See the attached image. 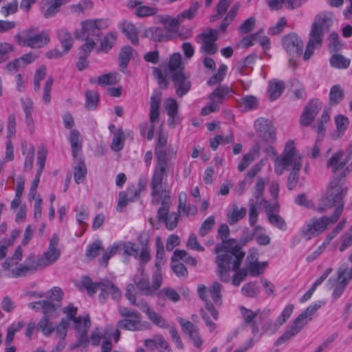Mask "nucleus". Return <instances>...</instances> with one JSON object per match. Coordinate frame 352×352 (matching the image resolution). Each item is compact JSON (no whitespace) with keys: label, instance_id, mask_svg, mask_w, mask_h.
<instances>
[{"label":"nucleus","instance_id":"a19ab883","mask_svg":"<svg viewBox=\"0 0 352 352\" xmlns=\"http://www.w3.org/2000/svg\"><path fill=\"white\" fill-rule=\"evenodd\" d=\"M22 153L25 155L24 169L26 171L31 170L33 167L34 160L35 149L34 146L30 145L28 147L26 145L22 144Z\"/></svg>","mask_w":352,"mask_h":352},{"label":"nucleus","instance_id":"e433bc0d","mask_svg":"<svg viewBox=\"0 0 352 352\" xmlns=\"http://www.w3.org/2000/svg\"><path fill=\"white\" fill-rule=\"evenodd\" d=\"M294 305H287L283 310L280 315L277 318L276 322L274 324H271L273 329L271 331L272 333L276 331L280 326H282L286 321L290 318L294 311Z\"/></svg>","mask_w":352,"mask_h":352},{"label":"nucleus","instance_id":"f3484780","mask_svg":"<svg viewBox=\"0 0 352 352\" xmlns=\"http://www.w3.org/2000/svg\"><path fill=\"white\" fill-rule=\"evenodd\" d=\"M73 322L76 336L78 338L77 346H87L89 344L87 333L91 327L89 316L88 315L85 316H80Z\"/></svg>","mask_w":352,"mask_h":352},{"label":"nucleus","instance_id":"f8f14e48","mask_svg":"<svg viewBox=\"0 0 352 352\" xmlns=\"http://www.w3.org/2000/svg\"><path fill=\"white\" fill-rule=\"evenodd\" d=\"M120 316L124 318L117 322V327L129 331L141 330V316L140 314L127 307H118Z\"/></svg>","mask_w":352,"mask_h":352},{"label":"nucleus","instance_id":"052dcab7","mask_svg":"<svg viewBox=\"0 0 352 352\" xmlns=\"http://www.w3.org/2000/svg\"><path fill=\"white\" fill-rule=\"evenodd\" d=\"M329 284L331 287L334 288L332 296L334 298H339L342 292H344L347 283H342L341 281H337V280L333 278H331L329 280Z\"/></svg>","mask_w":352,"mask_h":352},{"label":"nucleus","instance_id":"c9c22d12","mask_svg":"<svg viewBox=\"0 0 352 352\" xmlns=\"http://www.w3.org/2000/svg\"><path fill=\"white\" fill-rule=\"evenodd\" d=\"M155 248H156V256H155V267L156 270L155 272H161V270H162L161 268H162V266L165 263V259H164V243H163L160 236H157L155 238Z\"/></svg>","mask_w":352,"mask_h":352},{"label":"nucleus","instance_id":"864d4df0","mask_svg":"<svg viewBox=\"0 0 352 352\" xmlns=\"http://www.w3.org/2000/svg\"><path fill=\"white\" fill-rule=\"evenodd\" d=\"M249 204V223L251 226H254L258 220L257 208L262 206L263 204L254 202V199H250Z\"/></svg>","mask_w":352,"mask_h":352},{"label":"nucleus","instance_id":"473e14b6","mask_svg":"<svg viewBox=\"0 0 352 352\" xmlns=\"http://www.w3.org/2000/svg\"><path fill=\"white\" fill-rule=\"evenodd\" d=\"M247 210L244 207L239 208L236 204H233L232 209L227 212V220L230 225L236 224L246 214Z\"/></svg>","mask_w":352,"mask_h":352},{"label":"nucleus","instance_id":"c756f323","mask_svg":"<svg viewBox=\"0 0 352 352\" xmlns=\"http://www.w3.org/2000/svg\"><path fill=\"white\" fill-rule=\"evenodd\" d=\"M164 108L168 116V124L171 127H174L177 119L178 103L174 98H167L164 101Z\"/></svg>","mask_w":352,"mask_h":352},{"label":"nucleus","instance_id":"1a4fd4ad","mask_svg":"<svg viewBox=\"0 0 352 352\" xmlns=\"http://www.w3.org/2000/svg\"><path fill=\"white\" fill-rule=\"evenodd\" d=\"M222 285L218 282L213 283L210 288L200 285L197 288L199 296L205 302V308L214 320L219 319V312L214 305L219 306L221 304Z\"/></svg>","mask_w":352,"mask_h":352},{"label":"nucleus","instance_id":"c85d7f7f","mask_svg":"<svg viewBox=\"0 0 352 352\" xmlns=\"http://www.w3.org/2000/svg\"><path fill=\"white\" fill-rule=\"evenodd\" d=\"M144 36L155 42H164L170 40L167 31L162 28L153 26L145 30Z\"/></svg>","mask_w":352,"mask_h":352},{"label":"nucleus","instance_id":"393cba45","mask_svg":"<svg viewBox=\"0 0 352 352\" xmlns=\"http://www.w3.org/2000/svg\"><path fill=\"white\" fill-rule=\"evenodd\" d=\"M99 298L103 302L108 295H111V298L115 300H118L121 298V292L120 289L112 282L107 280L99 282Z\"/></svg>","mask_w":352,"mask_h":352},{"label":"nucleus","instance_id":"774afa93","mask_svg":"<svg viewBox=\"0 0 352 352\" xmlns=\"http://www.w3.org/2000/svg\"><path fill=\"white\" fill-rule=\"evenodd\" d=\"M157 10L154 7L140 6L135 11V14L139 17H146L155 15Z\"/></svg>","mask_w":352,"mask_h":352},{"label":"nucleus","instance_id":"a18cd8bd","mask_svg":"<svg viewBox=\"0 0 352 352\" xmlns=\"http://www.w3.org/2000/svg\"><path fill=\"white\" fill-rule=\"evenodd\" d=\"M99 101V95L97 91L87 90L85 92V108L88 111L96 109Z\"/></svg>","mask_w":352,"mask_h":352},{"label":"nucleus","instance_id":"338daca9","mask_svg":"<svg viewBox=\"0 0 352 352\" xmlns=\"http://www.w3.org/2000/svg\"><path fill=\"white\" fill-rule=\"evenodd\" d=\"M268 220L270 223L278 228L280 230H287V224L283 218H282L278 214H270V215L267 217Z\"/></svg>","mask_w":352,"mask_h":352},{"label":"nucleus","instance_id":"2eb2a0df","mask_svg":"<svg viewBox=\"0 0 352 352\" xmlns=\"http://www.w3.org/2000/svg\"><path fill=\"white\" fill-rule=\"evenodd\" d=\"M348 159L345 157L344 152L340 150L332 155L327 162V166L335 175L345 177L347 170L346 163Z\"/></svg>","mask_w":352,"mask_h":352},{"label":"nucleus","instance_id":"58836bf2","mask_svg":"<svg viewBox=\"0 0 352 352\" xmlns=\"http://www.w3.org/2000/svg\"><path fill=\"white\" fill-rule=\"evenodd\" d=\"M57 36L65 52H68L73 45V38L68 30L64 28L57 30Z\"/></svg>","mask_w":352,"mask_h":352},{"label":"nucleus","instance_id":"09e8293b","mask_svg":"<svg viewBox=\"0 0 352 352\" xmlns=\"http://www.w3.org/2000/svg\"><path fill=\"white\" fill-rule=\"evenodd\" d=\"M23 257V251L21 246H18L14 251V254L6 259L2 264V267L4 270H8L11 266L16 265L19 261H21Z\"/></svg>","mask_w":352,"mask_h":352},{"label":"nucleus","instance_id":"2f4dec72","mask_svg":"<svg viewBox=\"0 0 352 352\" xmlns=\"http://www.w3.org/2000/svg\"><path fill=\"white\" fill-rule=\"evenodd\" d=\"M259 148L258 146L253 147L248 153L243 155L237 166L238 170L240 172L244 171L255 159L259 157Z\"/></svg>","mask_w":352,"mask_h":352},{"label":"nucleus","instance_id":"4d7b16f0","mask_svg":"<svg viewBox=\"0 0 352 352\" xmlns=\"http://www.w3.org/2000/svg\"><path fill=\"white\" fill-rule=\"evenodd\" d=\"M179 260H184L185 262L192 265H195L197 264L196 259L189 256L185 250H176L172 256V262L175 263L176 261H179Z\"/></svg>","mask_w":352,"mask_h":352},{"label":"nucleus","instance_id":"5fc2aeb1","mask_svg":"<svg viewBox=\"0 0 352 352\" xmlns=\"http://www.w3.org/2000/svg\"><path fill=\"white\" fill-rule=\"evenodd\" d=\"M332 67L338 69H346L350 65V60L340 54H333L330 58Z\"/></svg>","mask_w":352,"mask_h":352},{"label":"nucleus","instance_id":"ea45409f","mask_svg":"<svg viewBox=\"0 0 352 352\" xmlns=\"http://www.w3.org/2000/svg\"><path fill=\"white\" fill-rule=\"evenodd\" d=\"M133 52L134 50L129 45L124 46L121 49L119 54V66L122 72H124L127 68L128 63L131 58Z\"/></svg>","mask_w":352,"mask_h":352},{"label":"nucleus","instance_id":"3c124183","mask_svg":"<svg viewBox=\"0 0 352 352\" xmlns=\"http://www.w3.org/2000/svg\"><path fill=\"white\" fill-rule=\"evenodd\" d=\"M24 326L23 321L12 323L7 329V335L5 340L6 345H10L13 341L15 333L20 331Z\"/></svg>","mask_w":352,"mask_h":352},{"label":"nucleus","instance_id":"423d86ee","mask_svg":"<svg viewBox=\"0 0 352 352\" xmlns=\"http://www.w3.org/2000/svg\"><path fill=\"white\" fill-rule=\"evenodd\" d=\"M274 171L281 175L285 170H300L302 167V157L295 148L293 141H288L285 144L282 154L274 160Z\"/></svg>","mask_w":352,"mask_h":352},{"label":"nucleus","instance_id":"4468645a","mask_svg":"<svg viewBox=\"0 0 352 352\" xmlns=\"http://www.w3.org/2000/svg\"><path fill=\"white\" fill-rule=\"evenodd\" d=\"M219 36V32L214 29H209L206 32L199 34L196 37V41L201 42V51L208 54H214L217 52L216 44Z\"/></svg>","mask_w":352,"mask_h":352},{"label":"nucleus","instance_id":"9b49d317","mask_svg":"<svg viewBox=\"0 0 352 352\" xmlns=\"http://www.w3.org/2000/svg\"><path fill=\"white\" fill-rule=\"evenodd\" d=\"M134 281L138 288L146 295H153L162 284V275L160 272H155L150 285L148 276L144 272L143 266L138 268Z\"/></svg>","mask_w":352,"mask_h":352},{"label":"nucleus","instance_id":"4c0bfd02","mask_svg":"<svg viewBox=\"0 0 352 352\" xmlns=\"http://www.w3.org/2000/svg\"><path fill=\"white\" fill-rule=\"evenodd\" d=\"M230 91V89L228 86H219L210 94L209 99L210 102L219 106V104L223 102L225 97L229 94Z\"/></svg>","mask_w":352,"mask_h":352},{"label":"nucleus","instance_id":"a878e982","mask_svg":"<svg viewBox=\"0 0 352 352\" xmlns=\"http://www.w3.org/2000/svg\"><path fill=\"white\" fill-rule=\"evenodd\" d=\"M47 156V149L44 146H39L38 148L36 159L38 168L36 170V174L35 175L34 180L32 181L31 186V188H33V190H36L38 186L40 177L45 167Z\"/></svg>","mask_w":352,"mask_h":352},{"label":"nucleus","instance_id":"e2e57ef3","mask_svg":"<svg viewBox=\"0 0 352 352\" xmlns=\"http://www.w3.org/2000/svg\"><path fill=\"white\" fill-rule=\"evenodd\" d=\"M16 117L14 113H10L7 120V139L10 140L15 137L16 134Z\"/></svg>","mask_w":352,"mask_h":352},{"label":"nucleus","instance_id":"6e6552de","mask_svg":"<svg viewBox=\"0 0 352 352\" xmlns=\"http://www.w3.org/2000/svg\"><path fill=\"white\" fill-rule=\"evenodd\" d=\"M82 30L79 33L77 31L76 37L78 39L85 41L82 46L84 49L93 50L96 43L101 36V29L106 27V22L102 19H89L81 22Z\"/></svg>","mask_w":352,"mask_h":352},{"label":"nucleus","instance_id":"dca6fc26","mask_svg":"<svg viewBox=\"0 0 352 352\" xmlns=\"http://www.w3.org/2000/svg\"><path fill=\"white\" fill-rule=\"evenodd\" d=\"M254 127L263 141L274 144L276 140V129L270 120L263 118H258Z\"/></svg>","mask_w":352,"mask_h":352},{"label":"nucleus","instance_id":"c03bdc74","mask_svg":"<svg viewBox=\"0 0 352 352\" xmlns=\"http://www.w3.org/2000/svg\"><path fill=\"white\" fill-rule=\"evenodd\" d=\"M51 319L52 318L43 316L37 324V329L41 330L43 334L46 337L50 336L55 331V327L50 321Z\"/></svg>","mask_w":352,"mask_h":352},{"label":"nucleus","instance_id":"b1692460","mask_svg":"<svg viewBox=\"0 0 352 352\" xmlns=\"http://www.w3.org/2000/svg\"><path fill=\"white\" fill-rule=\"evenodd\" d=\"M157 19L158 22L164 26L163 29L167 31L170 36V40L173 38L178 32L179 26L182 23L178 16L171 17L167 14H160L157 16Z\"/></svg>","mask_w":352,"mask_h":352},{"label":"nucleus","instance_id":"0eeeda50","mask_svg":"<svg viewBox=\"0 0 352 352\" xmlns=\"http://www.w3.org/2000/svg\"><path fill=\"white\" fill-rule=\"evenodd\" d=\"M340 210L333 212L331 216L314 217L305 222L299 230L300 236L306 241L322 234L330 224L336 223L339 219Z\"/></svg>","mask_w":352,"mask_h":352},{"label":"nucleus","instance_id":"79ce46f5","mask_svg":"<svg viewBox=\"0 0 352 352\" xmlns=\"http://www.w3.org/2000/svg\"><path fill=\"white\" fill-rule=\"evenodd\" d=\"M265 187V179L262 177H258L253 191L254 202L257 204L266 203V200L263 197Z\"/></svg>","mask_w":352,"mask_h":352},{"label":"nucleus","instance_id":"4be33fe9","mask_svg":"<svg viewBox=\"0 0 352 352\" xmlns=\"http://www.w3.org/2000/svg\"><path fill=\"white\" fill-rule=\"evenodd\" d=\"M171 77L176 94L179 97H183L189 91L191 87V83L188 77L184 72L173 73Z\"/></svg>","mask_w":352,"mask_h":352},{"label":"nucleus","instance_id":"aec40b11","mask_svg":"<svg viewBox=\"0 0 352 352\" xmlns=\"http://www.w3.org/2000/svg\"><path fill=\"white\" fill-rule=\"evenodd\" d=\"M162 101V92L158 90L153 91L150 101L149 119L151 123L148 132L147 138L151 140L153 137L155 125L154 124L159 121L160 118V106Z\"/></svg>","mask_w":352,"mask_h":352},{"label":"nucleus","instance_id":"ddd939ff","mask_svg":"<svg viewBox=\"0 0 352 352\" xmlns=\"http://www.w3.org/2000/svg\"><path fill=\"white\" fill-rule=\"evenodd\" d=\"M59 237L57 234H54L50 239L47 251L38 258V265L43 268L52 265L56 263L60 256V250L58 248Z\"/></svg>","mask_w":352,"mask_h":352},{"label":"nucleus","instance_id":"bb28decb","mask_svg":"<svg viewBox=\"0 0 352 352\" xmlns=\"http://www.w3.org/2000/svg\"><path fill=\"white\" fill-rule=\"evenodd\" d=\"M239 310L240 314L243 318V325H250L252 328V332L253 334L258 333V327L255 321V318L259 314L260 310L257 309L256 311H254L243 306H241Z\"/></svg>","mask_w":352,"mask_h":352},{"label":"nucleus","instance_id":"72a5a7b5","mask_svg":"<svg viewBox=\"0 0 352 352\" xmlns=\"http://www.w3.org/2000/svg\"><path fill=\"white\" fill-rule=\"evenodd\" d=\"M120 27L122 32L125 34L132 44L135 45H138L139 37L138 31L133 23L124 21L120 25Z\"/></svg>","mask_w":352,"mask_h":352},{"label":"nucleus","instance_id":"9d476101","mask_svg":"<svg viewBox=\"0 0 352 352\" xmlns=\"http://www.w3.org/2000/svg\"><path fill=\"white\" fill-rule=\"evenodd\" d=\"M18 44L32 49H39L47 45L50 41L49 34L45 31L38 32L35 27H30L15 36Z\"/></svg>","mask_w":352,"mask_h":352},{"label":"nucleus","instance_id":"a211bd4d","mask_svg":"<svg viewBox=\"0 0 352 352\" xmlns=\"http://www.w3.org/2000/svg\"><path fill=\"white\" fill-rule=\"evenodd\" d=\"M229 262L228 263V269H226V276H227V280L224 279V278L222 276L223 274L221 273V268L219 266L218 267V276L221 280L225 283H228L230 279V272L232 269L233 271L235 272L232 280V283L234 286H239L241 283L245 280V278L248 275L247 270L245 268H240L241 264L239 265V267L236 269L234 267V256L230 257L229 256Z\"/></svg>","mask_w":352,"mask_h":352},{"label":"nucleus","instance_id":"0e129e2a","mask_svg":"<svg viewBox=\"0 0 352 352\" xmlns=\"http://www.w3.org/2000/svg\"><path fill=\"white\" fill-rule=\"evenodd\" d=\"M177 321L179 323L183 332L188 336L199 329L192 322L183 318H177Z\"/></svg>","mask_w":352,"mask_h":352},{"label":"nucleus","instance_id":"f257e3e1","mask_svg":"<svg viewBox=\"0 0 352 352\" xmlns=\"http://www.w3.org/2000/svg\"><path fill=\"white\" fill-rule=\"evenodd\" d=\"M218 234L221 237V243L217 244L214 248V253L217 254L215 263L222 269L221 273L223 274L222 276L227 280V276L225 274L226 269H228L229 256L230 257L234 256V267L236 269L241 264L245 254L243 250H241L237 240L228 239L230 234V228L228 225H221L218 229Z\"/></svg>","mask_w":352,"mask_h":352},{"label":"nucleus","instance_id":"680f3d73","mask_svg":"<svg viewBox=\"0 0 352 352\" xmlns=\"http://www.w3.org/2000/svg\"><path fill=\"white\" fill-rule=\"evenodd\" d=\"M91 51L92 50L88 51V49H84L82 46L80 47V57L76 63V67L79 71H82L83 69L87 68L88 65V61L87 60V58L88 57Z\"/></svg>","mask_w":352,"mask_h":352},{"label":"nucleus","instance_id":"bf43d9fd","mask_svg":"<svg viewBox=\"0 0 352 352\" xmlns=\"http://www.w3.org/2000/svg\"><path fill=\"white\" fill-rule=\"evenodd\" d=\"M344 97L343 91L339 85H334L329 92V102L332 105L338 104Z\"/></svg>","mask_w":352,"mask_h":352},{"label":"nucleus","instance_id":"f03ea898","mask_svg":"<svg viewBox=\"0 0 352 352\" xmlns=\"http://www.w3.org/2000/svg\"><path fill=\"white\" fill-rule=\"evenodd\" d=\"M152 204L155 206L161 204L157 210V217L160 221L165 223L168 230L175 229L178 223L179 214L176 212L169 213L171 204L169 191L164 188L163 182L150 183Z\"/></svg>","mask_w":352,"mask_h":352},{"label":"nucleus","instance_id":"7ed1b4c3","mask_svg":"<svg viewBox=\"0 0 352 352\" xmlns=\"http://www.w3.org/2000/svg\"><path fill=\"white\" fill-rule=\"evenodd\" d=\"M347 187L341 177H334L329 184L325 194L319 199L316 211L324 213L333 207V212L340 210L339 217L344 208V199L347 194Z\"/></svg>","mask_w":352,"mask_h":352},{"label":"nucleus","instance_id":"39448f33","mask_svg":"<svg viewBox=\"0 0 352 352\" xmlns=\"http://www.w3.org/2000/svg\"><path fill=\"white\" fill-rule=\"evenodd\" d=\"M166 145L167 136L162 133H160L155 149L157 162L151 183L164 182L167 179L168 172L173 168L172 163L168 162L166 160Z\"/></svg>","mask_w":352,"mask_h":352},{"label":"nucleus","instance_id":"37998d69","mask_svg":"<svg viewBox=\"0 0 352 352\" xmlns=\"http://www.w3.org/2000/svg\"><path fill=\"white\" fill-rule=\"evenodd\" d=\"M261 292L260 287L256 282H249L241 287V293L248 298H256Z\"/></svg>","mask_w":352,"mask_h":352},{"label":"nucleus","instance_id":"f704fd0d","mask_svg":"<svg viewBox=\"0 0 352 352\" xmlns=\"http://www.w3.org/2000/svg\"><path fill=\"white\" fill-rule=\"evenodd\" d=\"M69 140L71 144L72 156L74 158H76L82 150V139L80 133L76 129L71 130Z\"/></svg>","mask_w":352,"mask_h":352},{"label":"nucleus","instance_id":"603ef678","mask_svg":"<svg viewBox=\"0 0 352 352\" xmlns=\"http://www.w3.org/2000/svg\"><path fill=\"white\" fill-rule=\"evenodd\" d=\"M116 41V35L113 32H109L101 41L100 50L107 53L114 45Z\"/></svg>","mask_w":352,"mask_h":352},{"label":"nucleus","instance_id":"69168bd1","mask_svg":"<svg viewBox=\"0 0 352 352\" xmlns=\"http://www.w3.org/2000/svg\"><path fill=\"white\" fill-rule=\"evenodd\" d=\"M148 318L154 324L160 328L167 329L169 327L166 320L154 311L149 313Z\"/></svg>","mask_w":352,"mask_h":352},{"label":"nucleus","instance_id":"8fccbe9b","mask_svg":"<svg viewBox=\"0 0 352 352\" xmlns=\"http://www.w3.org/2000/svg\"><path fill=\"white\" fill-rule=\"evenodd\" d=\"M124 135L122 129H118L113 133L111 148L114 151H120L123 148L124 143Z\"/></svg>","mask_w":352,"mask_h":352},{"label":"nucleus","instance_id":"20e7f679","mask_svg":"<svg viewBox=\"0 0 352 352\" xmlns=\"http://www.w3.org/2000/svg\"><path fill=\"white\" fill-rule=\"evenodd\" d=\"M333 15L330 12H321L314 18L309 33V41L303 54V59L308 60L316 48L321 46L323 35L328 32L332 25Z\"/></svg>","mask_w":352,"mask_h":352},{"label":"nucleus","instance_id":"cd10ccee","mask_svg":"<svg viewBox=\"0 0 352 352\" xmlns=\"http://www.w3.org/2000/svg\"><path fill=\"white\" fill-rule=\"evenodd\" d=\"M305 326V324L296 318L291 326H289L284 332V333L280 338H278L276 342V344L277 345H280L287 342L296 335H297Z\"/></svg>","mask_w":352,"mask_h":352},{"label":"nucleus","instance_id":"49530a36","mask_svg":"<svg viewBox=\"0 0 352 352\" xmlns=\"http://www.w3.org/2000/svg\"><path fill=\"white\" fill-rule=\"evenodd\" d=\"M266 267V262H252L247 263L245 269L250 276L257 277L263 272Z\"/></svg>","mask_w":352,"mask_h":352},{"label":"nucleus","instance_id":"7c9ffc66","mask_svg":"<svg viewBox=\"0 0 352 352\" xmlns=\"http://www.w3.org/2000/svg\"><path fill=\"white\" fill-rule=\"evenodd\" d=\"M285 89V84L281 80L274 79L268 83L267 94L269 99L274 101L278 98Z\"/></svg>","mask_w":352,"mask_h":352},{"label":"nucleus","instance_id":"5701e85b","mask_svg":"<svg viewBox=\"0 0 352 352\" xmlns=\"http://www.w3.org/2000/svg\"><path fill=\"white\" fill-rule=\"evenodd\" d=\"M322 108V102L318 100H313L305 108L300 117V124L302 126L309 125L315 116Z\"/></svg>","mask_w":352,"mask_h":352},{"label":"nucleus","instance_id":"de8ad7c7","mask_svg":"<svg viewBox=\"0 0 352 352\" xmlns=\"http://www.w3.org/2000/svg\"><path fill=\"white\" fill-rule=\"evenodd\" d=\"M169 70L171 76L173 73L183 72L184 67L182 65V56L179 53H175L169 60Z\"/></svg>","mask_w":352,"mask_h":352},{"label":"nucleus","instance_id":"6ab92c4d","mask_svg":"<svg viewBox=\"0 0 352 352\" xmlns=\"http://www.w3.org/2000/svg\"><path fill=\"white\" fill-rule=\"evenodd\" d=\"M282 45L285 52L292 57L302 54L304 44L301 38L296 34L291 33L282 38Z\"/></svg>","mask_w":352,"mask_h":352},{"label":"nucleus","instance_id":"13d9d810","mask_svg":"<svg viewBox=\"0 0 352 352\" xmlns=\"http://www.w3.org/2000/svg\"><path fill=\"white\" fill-rule=\"evenodd\" d=\"M199 8V4L197 2H194L191 4L190 8L179 13L177 16L182 23L185 19H192L197 14V12Z\"/></svg>","mask_w":352,"mask_h":352},{"label":"nucleus","instance_id":"6e6d98bb","mask_svg":"<svg viewBox=\"0 0 352 352\" xmlns=\"http://www.w3.org/2000/svg\"><path fill=\"white\" fill-rule=\"evenodd\" d=\"M87 175V168L84 162L80 160L74 167V177L76 184L82 183Z\"/></svg>","mask_w":352,"mask_h":352},{"label":"nucleus","instance_id":"412c9836","mask_svg":"<svg viewBox=\"0 0 352 352\" xmlns=\"http://www.w3.org/2000/svg\"><path fill=\"white\" fill-rule=\"evenodd\" d=\"M28 307L36 311L42 310L43 316L48 318H55L57 317V309L60 306L58 303L50 302V300H40L37 302H30Z\"/></svg>","mask_w":352,"mask_h":352}]
</instances>
